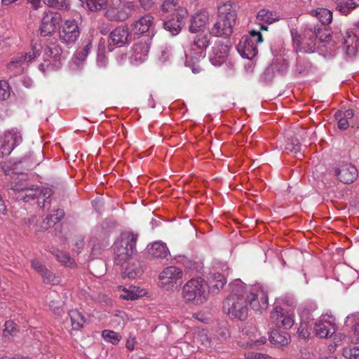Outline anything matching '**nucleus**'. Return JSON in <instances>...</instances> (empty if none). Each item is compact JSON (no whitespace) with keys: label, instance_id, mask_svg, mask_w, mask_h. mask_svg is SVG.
<instances>
[{"label":"nucleus","instance_id":"obj_1","mask_svg":"<svg viewBox=\"0 0 359 359\" xmlns=\"http://www.w3.org/2000/svg\"><path fill=\"white\" fill-rule=\"evenodd\" d=\"M229 287L231 294L223 302V309L231 318L244 320L249 311L247 286L241 280H235Z\"/></svg>","mask_w":359,"mask_h":359},{"label":"nucleus","instance_id":"obj_2","mask_svg":"<svg viewBox=\"0 0 359 359\" xmlns=\"http://www.w3.org/2000/svg\"><path fill=\"white\" fill-rule=\"evenodd\" d=\"M237 5L227 1L218 7L217 20L210 33L214 36L228 38L233 33V27L237 18Z\"/></svg>","mask_w":359,"mask_h":359},{"label":"nucleus","instance_id":"obj_3","mask_svg":"<svg viewBox=\"0 0 359 359\" xmlns=\"http://www.w3.org/2000/svg\"><path fill=\"white\" fill-rule=\"evenodd\" d=\"M322 30L316 27H306L299 34L296 29L291 30L294 48L297 52L311 53L315 50L317 39L323 41Z\"/></svg>","mask_w":359,"mask_h":359},{"label":"nucleus","instance_id":"obj_4","mask_svg":"<svg viewBox=\"0 0 359 359\" xmlns=\"http://www.w3.org/2000/svg\"><path fill=\"white\" fill-rule=\"evenodd\" d=\"M182 297L186 302L196 305L206 302L209 297L207 282L201 278L189 280L182 287Z\"/></svg>","mask_w":359,"mask_h":359},{"label":"nucleus","instance_id":"obj_5","mask_svg":"<svg viewBox=\"0 0 359 359\" xmlns=\"http://www.w3.org/2000/svg\"><path fill=\"white\" fill-rule=\"evenodd\" d=\"M137 239L138 234L132 231H126L121 234L120 241L114 244V259L116 264L123 266L132 258L136 250Z\"/></svg>","mask_w":359,"mask_h":359},{"label":"nucleus","instance_id":"obj_6","mask_svg":"<svg viewBox=\"0 0 359 359\" xmlns=\"http://www.w3.org/2000/svg\"><path fill=\"white\" fill-rule=\"evenodd\" d=\"M210 36L208 34H197L194 40L190 53H185V65L191 68L193 73H199L201 70L198 65L200 58L204 57V50L209 46Z\"/></svg>","mask_w":359,"mask_h":359},{"label":"nucleus","instance_id":"obj_7","mask_svg":"<svg viewBox=\"0 0 359 359\" xmlns=\"http://www.w3.org/2000/svg\"><path fill=\"white\" fill-rule=\"evenodd\" d=\"M135 7L133 1L112 0L105 12V16L111 21H124L131 16Z\"/></svg>","mask_w":359,"mask_h":359},{"label":"nucleus","instance_id":"obj_8","mask_svg":"<svg viewBox=\"0 0 359 359\" xmlns=\"http://www.w3.org/2000/svg\"><path fill=\"white\" fill-rule=\"evenodd\" d=\"M62 48L55 43L48 46L43 55V62L39 65V69L43 72L55 71L60 68L61 60L65 58Z\"/></svg>","mask_w":359,"mask_h":359},{"label":"nucleus","instance_id":"obj_9","mask_svg":"<svg viewBox=\"0 0 359 359\" xmlns=\"http://www.w3.org/2000/svg\"><path fill=\"white\" fill-rule=\"evenodd\" d=\"M15 181L11 182L10 189L16 192V198L25 202L35 199L36 189H39V187L36 185L28 186L25 176L22 174L15 175Z\"/></svg>","mask_w":359,"mask_h":359},{"label":"nucleus","instance_id":"obj_10","mask_svg":"<svg viewBox=\"0 0 359 359\" xmlns=\"http://www.w3.org/2000/svg\"><path fill=\"white\" fill-rule=\"evenodd\" d=\"M79 36L80 29L76 20L68 19L62 23L59 29V37L62 42L67 46H72Z\"/></svg>","mask_w":359,"mask_h":359},{"label":"nucleus","instance_id":"obj_11","mask_svg":"<svg viewBox=\"0 0 359 359\" xmlns=\"http://www.w3.org/2000/svg\"><path fill=\"white\" fill-rule=\"evenodd\" d=\"M247 299L251 309L256 312L262 313L269 306L268 294L260 288H247Z\"/></svg>","mask_w":359,"mask_h":359},{"label":"nucleus","instance_id":"obj_12","mask_svg":"<svg viewBox=\"0 0 359 359\" xmlns=\"http://www.w3.org/2000/svg\"><path fill=\"white\" fill-rule=\"evenodd\" d=\"M151 39V37L144 36L140 40L134 43L131 54V60L134 65H138L147 59Z\"/></svg>","mask_w":359,"mask_h":359},{"label":"nucleus","instance_id":"obj_13","mask_svg":"<svg viewBox=\"0 0 359 359\" xmlns=\"http://www.w3.org/2000/svg\"><path fill=\"white\" fill-rule=\"evenodd\" d=\"M272 322L279 327L290 329L294 325V313L292 311H285L280 306H276L271 313Z\"/></svg>","mask_w":359,"mask_h":359},{"label":"nucleus","instance_id":"obj_14","mask_svg":"<svg viewBox=\"0 0 359 359\" xmlns=\"http://www.w3.org/2000/svg\"><path fill=\"white\" fill-rule=\"evenodd\" d=\"M61 20L62 17L59 13L53 11L45 12L39 29L40 34L43 36L51 34L61 22Z\"/></svg>","mask_w":359,"mask_h":359},{"label":"nucleus","instance_id":"obj_15","mask_svg":"<svg viewBox=\"0 0 359 359\" xmlns=\"http://www.w3.org/2000/svg\"><path fill=\"white\" fill-rule=\"evenodd\" d=\"M39 55V50L34 46L31 51L25 53H18L13 57L8 65V68L11 70H15L19 73L22 72L24 65L32 62Z\"/></svg>","mask_w":359,"mask_h":359},{"label":"nucleus","instance_id":"obj_16","mask_svg":"<svg viewBox=\"0 0 359 359\" xmlns=\"http://www.w3.org/2000/svg\"><path fill=\"white\" fill-rule=\"evenodd\" d=\"M22 136L15 130L8 131L0 140V150L4 156L9 155L14 147L20 144Z\"/></svg>","mask_w":359,"mask_h":359},{"label":"nucleus","instance_id":"obj_17","mask_svg":"<svg viewBox=\"0 0 359 359\" xmlns=\"http://www.w3.org/2000/svg\"><path fill=\"white\" fill-rule=\"evenodd\" d=\"M131 29L132 32L137 35L148 32L149 37H150V34L154 36V17L150 14L144 15L131 25Z\"/></svg>","mask_w":359,"mask_h":359},{"label":"nucleus","instance_id":"obj_18","mask_svg":"<svg viewBox=\"0 0 359 359\" xmlns=\"http://www.w3.org/2000/svg\"><path fill=\"white\" fill-rule=\"evenodd\" d=\"M342 44L346 49V54L355 56L359 48V32L353 29H348L342 37Z\"/></svg>","mask_w":359,"mask_h":359},{"label":"nucleus","instance_id":"obj_19","mask_svg":"<svg viewBox=\"0 0 359 359\" xmlns=\"http://www.w3.org/2000/svg\"><path fill=\"white\" fill-rule=\"evenodd\" d=\"M335 173L339 180L344 184L353 183L358 175L356 168L348 163H341Z\"/></svg>","mask_w":359,"mask_h":359},{"label":"nucleus","instance_id":"obj_20","mask_svg":"<svg viewBox=\"0 0 359 359\" xmlns=\"http://www.w3.org/2000/svg\"><path fill=\"white\" fill-rule=\"evenodd\" d=\"M130 34L126 25H121L112 30L109 36V46H123L129 41Z\"/></svg>","mask_w":359,"mask_h":359},{"label":"nucleus","instance_id":"obj_21","mask_svg":"<svg viewBox=\"0 0 359 359\" xmlns=\"http://www.w3.org/2000/svg\"><path fill=\"white\" fill-rule=\"evenodd\" d=\"M229 50L228 45L221 41L216 42L212 47V52L210 56L211 63L215 66H220L226 61Z\"/></svg>","mask_w":359,"mask_h":359},{"label":"nucleus","instance_id":"obj_22","mask_svg":"<svg viewBox=\"0 0 359 359\" xmlns=\"http://www.w3.org/2000/svg\"><path fill=\"white\" fill-rule=\"evenodd\" d=\"M237 50L243 57L249 60L252 59L258 52L257 44L250 37H242L237 46Z\"/></svg>","mask_w":359,"mask_h":359},{"label":"nucleus","instance_id":"obj_23","mask_svg":"<svg viewBox=\"0 0 359 359\" xmlns=\"http://www.w3.org/2000/svg\"><path fill=\"white\" fill-rule=\"evenodd\" d=\"M182 278V270L174 266H170L165 268L159 275V279L161 284L164 285L175 283Z\"/></svg>","mask_w":359,"mask_h":359},{"label":"nucleus","instance_id":"obj_24","mask_svg":"<svg viewBox=\"0 0 359 359\" xmlns=\"http://www.w3.org/2000/svg\"><path fill=\"white\" fill-rule=\"evenodd\" d=\"M314 332L319 338H328L336 331L335 324L330 320H318L314 325Z\"/></svg>","mask_w":359,"mask_h":359},{"label":"nucleus","instance_id":"obj_25","mask_svg":"<svg viewBox=\"0 0 359 359\" xmlns=\"http://www.w3.org/2000/svg\"><path fill=\"white\" fill-rule=\"evenodd\" d=\"M65 216V212L62 209H57L53 215H48L41 222L37 221L36 230L39 231L46 230L59 222Z\"/></svg>","mask_w":359,"mask_h":359},{"label":"nucleus","instance_id":"obj_26","mask_svg":"<svg viewBox=\"0 0 359 359\" xmlns=\"http://www.w3.org/2000/svg\"><path fill=\"white\" fill-rule=\"evenodd\" d=\"M186 17V11H183L182 14H176L175 17L163 22L165 29L170 32L172 35H176L179 33L182 26L184 25Z\"/></svg>","mask_w":359,"mask_h":359},{"label":"nucleus","instance_id":"obj_27","mask_svg":"<svg viewBox=\"0 0 359 359\" xmlns=\"http://www.w3.org/2000/svg\"><path fill=\"white\" fill-rule=\"evenodd\" d=\"M209 20V14L205 10L196 13L190 20L189 29L191 32H196L205 27Z\"/></svg>","mask_w":359,"mask_h":359},{"label":"nucleus","instance_id":"obj_28","mask_svg":"<svg viewBox=\"0 0 359 359\" xmlns=\"http://www.w3.org/2000/svg\"><path fill=\"white\" fill-rule=\"evenodd\" d=\"M53 191L48 187H39L36 189V196L35 198L37 199V203L43 210L48 209L50 207L51 196Z\"/></svg>","mask_w":359,"mask_h":359},{"label":"nucleus","instance_id":"obj_29","mask_svg":"<svg viewBox=\"0 0 359 359\" xmlns=\"http://www.w3.org/2000/svg\"><path fill=\"white\" fill-rule=\"evenodd\" d=\"M148 254L154 258H165L168 253V249L166 244L161 241H156L148 247Z\"/></svg>","mask_w":359,"mask_h":359},{"label":"nucleus","instance_id":"obj_30","mask_svg":"<svg viewBox=\"0 0 359 359\" xmlns=\"http://www.w3.org/2000/svg\"><path fill=\"white\" fill-rule=\"evenodd\" d=\"M287 64L277 60L276 62L271 64L265 69L263 74V78L266 81H271L275 72L283 73L287 70Z\"/></svg>","mask_w":359,"mask_h":359},{"label":"nucleus","instance_id":"obj_31","mask_svg":"<svg viewBox=\"0 0 359 359\" xmlns=\"http://www.w3.org/2000/svg\"><path fill=\"white\" fill-rule=\"evenodd\" d=\"M269 341L276 346H283L290 343V336L285 331L274 330L270 333Z\"/></svg>","mask_w":359,"mask_h":359},{"label":"nucleus","instance_id":"obj_32","mask_svg":"<svg viewBox=\"0 0 359 359\" xmlns=\"http://www.w3.org/2000/svg\"><path fill=\"white\" fill-rule=\"evenodd\" d=\"M336 5V8L343 15H347L358 4L354 0H329Z\"/></svg>","mask_w":359,"mask_h":359},{"label":"nucleus","instance_id":"obj_33","mask_svg":"<svg viewBox=\"0 0 359 359\" xmlns=\"http://www.w3.org/2000/svg\"><path fill=\"white\" fill-rule=\"evenodd\" d=\"M257 19L261 22L271 24L276 21H278L280 20V16L276 12L263 8L258 12Z\"/></svg>","mask_w":359,"mask_h":359},{"label":"nucleus","instance_id":"obj_34","mask_svg":"<svg viewBox=\"0 0 359 359\" xmlns=\"http://www.w3.org/2000/svg\"><path fill=\"white\" fill-rule=\"evenodd\" d=\"M92 48V43L88 40L84 42L83 47L79 48L74 54V60L76 65L84 61Z\"/></svg>","mask_w":359,"mask_h":359},{"label":"nucleus","instance_id":"obj_35","mask_svg":"<svg viewBox=\"0 0 359 359\" xmlns=\"http://www.w3.org/2000/svg\"><path fill=\"white\" fill-rule=\"evenodd\" d=\"M125 294L121 295V298L126 300H135L142 297L145 292L142 289L131 285L128 289L124 288Z\"/></svg>","mask_w":359,"mask_h":359},{"label":"nucleus","instance_id":"obj_36","mask_svg":"<svg viewBox=\"0 0 359 359\" xmlns=\"http://www.w3.org/2000/svg\"><path fill=\"white\" fill-rule=\"evenodd\" d=\"M312 13L321 22L323 25H327L332 21V13L328 9L323 8H318L313 11Z\"/></svg>","mask_w":359,"mask_h":359},{"label":"nucleus","instance_id":"obj_37","mask_svg":"<svg viewBox=\"0 0 359 359\" xmlns=\"http://www.w3.org/2000/svg\"><path fill=\"white\" fill-rule=\"evenodd\" d=\"M72 325L74 330H79L85 322L84 317L77 310H71L69 313Z\"/></svg>","mask_w":359,"mask_h":359},{"label":"nucleus","instance_id":"obj_38","mask_svg":"<svg viewBox=\"0 0 359 359\" xmlns=\"http://www.w3.org/2000/svg\"><path fill=\"white\" fill-rule=\"evenodd\" d=\"M226 283V280L224 275L219 273L212 275L211 287L213 292H218L220 289L223 288Z\"/></svg>","mask_w":359,"mask_h":359},{"label":"nucleus","instance_id":"obj_39","mask_svg":"<svg viewBox=\"0 0 359 359\" xmlns=\"http://www.w3.org/2000/svg\"><path fill=\"white\" fill-rule=\"evenodd\" d=\"M43 3L50 8L58 10H69L70 7L69 0H43Z\"/></svg>","mask_w":359,"mask_h":359},{"label":"nucleus","instance_id":"obj_40","mask_svg":"<svg viewBox=\"0 0 359 359\" xmlns=\"http://www.w3.org/2000/svg\"><path fill=\"white\" fill-rule=\"evenodd\" d=\"M311 68V64L305 58L299 57L297 60L295 71L300 74H306Z\"/></svg>","mask_w":359,"mask_h":359},{"label":"nucleus","instance_id":"obj_41","mask_svg":"<svg viewBox=\"0 0 359 359\" xmlns=\"http://www.w3.org/2000/svg\"><path fill=\"white\" fill-rule=\"evenodd\" d=\"M4 330L3 331L4 336L10 339L14 337L18 332L17 325L12 320H7L4 325Z\"/></svg>","mask_w":359,"mask_h":359},{"label":"nucleus","instance_id":"obj_42","mask_svg":"<svg viewBox=\"0 0 359 359\" xmlns=\"http://www.w3.org/2000/svg\"><path fill=\"white\" fill-rule=\"evenodd\" d=\"M108 0H86L87 7L91 11H97L107 7Z\"/></svg>","mask_w":359,"mask_h":359},{"label":"nucleus","instance_id":"obj_43","mask_svg":"<svg viewBox=\"0 0 359 359\" xmlns=\"http://www.w3.org/2000/svg\"><path fill=\"white\" fill-rule=\"evenodd\" d=\"M102 337L108 342L116 344L121 339V335L114 331L104 330L102 333Z\"/></svg>","mask_w":359,"mask_h":359},{"label":"nucleus","instance_id":"obj_44","mask_svg":"<svg viewBox=\"0 0 359 359\" xmlns=\"http://www.w3.org/2000/svg\"><path fill=\"white\" fill-rule=\"evenodd\" d=\"M55 257L60 262L62 263L65 266H72L74 264L73 259L65 252L57 250L55 252Z\"/></svg>","mask_w":359,"mask_h":359},{"label":"nucleus","instance_id":"obj_45","mask_svg":"<svg viewBox=\"0 0 359 359\" xmlns=\"http://www.w3.org/2000/svg\"><path fill=\"white\" fill-rule=\"evenodd\" d=\"M43 283L46 284L57 285L60 283V278L55 276L53 272L46 269L44 274L41 276Z\"/></svg>","mask_w":359,"mask_h":359},{"label":"nucleus","instance_id":"obj_46","mask_svg":"<svg viewBox=\"0 0 359 359\" xmlns=\"http://www.w3.org/2000/svg\"><path fill=\"white\" fill-rule=\"evenodd\" d=\"M178 0H165L161 5V11L163 13L172 12L176 10Z\"/></svg>","mask_w":359,"mask_h":359},{"label":"nucleus","instance_id":"obj_47","mask_svg":"<svg viewBox=\"0 0 359 359\" xmlns=\"http://www.w3.org/2000/svg\"><path fill=\"white\" fill-rule=\"evenodd\" d=\"M172 56V48L170 46H162L161 48V55L159 59L161 62H165L168 61Z\"/></svg>","mask_w":359,"mask_h":359},{"label":"nucleus","instance_id":"obj_48","mask_svg":"<svg viewBox=\"0 0 359 359\" xmlns=\"http://www.w3.org/2000/svg\"><path fill=\"white\" fill-rule=\"evenodd\" d=\"M10 96L9 86L7 82L0 81V100H4Z\"/></svg>","mask_w":359,"mask_h":359},{"label":"nucleus","instance_id":"obj_49","mask_svg":"<svg viewBox=\"0 0 359 359\" xmlns=\"http://www.w3.org/2000/svg\"><path fill=\"white\" fill-rule=\"evenodd\" d=\"M344 355L349 359H358L359 358V348L353 347L344 348Z\"/></svg>","mask_w":359,"mask_h":359},{"label":"nucleus","instance_id":"obj_50","mask_svg":"<svg viewBox=\"0 0 359 359\" xmlns=\"http://www.w3.org/2000/svg\"><path fill=\"white\" fill-rule=\"evenodd\" d=\"M243 37H250L251 40L257 44L263 41L262 36L259 31L252 30L249 35L244 36Z\"/></svg>","mask_w":359,"mask_h":359},{"label":"nucleus","instance_id":"obj_51","mask_svg":"<svg viewBox=\"0 0 359 359\" xmlns=\"http://www.w3.org/2000/svg\"><path fill=\"white\" fill-rule=\"evenodd\" d=\"M49 306L50 309L57 314H60L62 312V303L58 301L53 300L50 302Z\"/></svg>","mask_w":359,"mask_h":359},{"label":"nucleus","instance_id":"obj_52","mask_svg":"<svg viewBox=\"0 0 359 359\" xmlns=\"http://www.w3.org/2000/svg\"><path fill=\"white\" fill-rule=\"evenodd\" d=\"M32 267L38 272L41 276L44 274L46 268L39 262L36 260H32L31 262Z\"/></svg>","mask_w":359,"mask_h":359},{"label":"nucleus","instance_id":"obj_53","mask_svg":"<svg viewBox=\"0 0 359 359\" xmlns=\"http://www.w3.org/2000/svg\"><path fill=\"white\" fill-rule=\"evenodd\" d=\"M267 339L265 337H260L259 339L251 340L250 342H248V345L251 347H258L261 345L264 344L266 342Z\"/></svg>","mask_w":359,"mask_h":359},{"label":"nucleus","instance_id":"obj_54","mask_svg":"<svg viewBox=\"0 0 359 359\" xmlns=\"http://www.w3.org/2000/svg\"><path fill=\"white\" fill-rule=\"evenodd\" d=\"M138 2L140 7L144 11L150 10L154 4V1L153 0H138Z\"/></svg>","mask_w":359,"mask_h":359},{"label":"nucleus","instance_id":"obj_55","mask_svg":"<svg viewBox=\"0 0 359 359\" xmlns=\"http://www.w3.org/2000/svg\"><path fill=\"white\" fill-rule=\"evenodd\" d=\"M74 248H73V250L75 251L76 253H79L80 252V250L83 248L84 245V241L83 238L81 237L78 238L74 243Z\"/></svg>","mask_w":359,"mask_h":359},{"label":"nucleus","instance_id":"obj_56","mask_svg":"<svg viewBox=\"0 0 359 359\" xmlns=\"http://www.w3.org/2000/svg\"><path fill=\"white\" fill-rule=\"evenodd\" d=\"M298 333L299 336L302 337L303 338H306L309 335V332L307 330L306 325L302 324L298 329Z\"/></svg>","mask_w":359,"mask_h":359},{"label":"nucleus","instance_id":"obj_57","mask_svg":"<svg viewBox=\"0 0 359 359\" xmlns=\"http://www.w3.org/2000/svg\"><path fill=\"white\" fill-rule=\"evenodd\" d=\"M245 358L246 359H259L261 358V355H262L261 353H255V352H248L245 353Z\"/></svg>","mask_w":359,"mask_h":359},{"label":"nucleus","instance_id":"obj_58","mask_svg":"<svg viewBox=\"0 0 359 359\" xmlns=\"http://www.w3.org/2000/svg\"><path fill=\"white\" fill-rule=\"evenodd\" d=\"M348 126H349V123L348 122V120H346V118H342L338 122V127L340 129L345 130L348 127Z\"/></svg>","mask_w":359,"mask_h":359},{"label":"nucleus","instance_id":"obj_59","mask_svg":"<svg viewBox=\"0 0 359 359\" xmlns=\"http://www.w3.org/2000/svg\"><path fill=\"white\" fill-rule=\"evenodd\" d=\"M42 0H27L34 9H38L40 7V3Z\"/></svg>","mask_w":359,"mask_h":359},{"label":"nucleus","instance_id":"obj_60","mask_svg":"<svg viewBox=\"0 0 359 359\" xmlns=\"http://www.w3.org/2000/svg\"><path fill=\"white\" fill-rule=\"evenodd\" d=\"M229 332L226 328L221 329L219 332V336L222 339H225L229 337Z\"/></svg>","mask_w":359,"mask_h":359},{"label":"nucleus","instance_id":"obj_61","mask_svg":"<svg viewBox=\"0 0 359 359\" xmlns=\"http://www.w3.org/2000/svg\"><path fill=\"white\" fill-rule=\"evenodd\" d=\"M126 348L130 351L135 349V341L134 339H128L126 342Z\"/></svg>","mask_w":359,"mask_h":359},{"label":"nucleus","instance_id":"obj_62","mask_svg":"<svg viewBox=\"0 0 359 359\" xmlns=\"http://www.w3.org/2000/svg\"><path fill=\"white\" fill-rule=\"evenodd\" d=\"M287 149H289L291 152H294V154H297L298 152L300 151V146L299 145L298 143H297L296 144L292 143V148H287Z\"/></svg>","mask_w":359,"mask_h":359},{"label":"nucleus","instance_id":"obj_63","mask_svg":"<svg viewBox=\"0 0 359 359\" xmlns=\"http://www.w3.org/2000/svg\"><path fill=\"white\" fill-rule=\"evenodd\" d=\"M354 116V111L353 109H348L345 111L344 114V118H346L348 120V118H353Z\"/></svg>","mask_w":359,"mask_h":359},{"label":"nucleus","instance_id":"obj_64","mask_svg":"<svg viewBox=\"0 0 359 359\" xmlns=\"http://www.w3.org/2000/svg\"><path fill=\"white\" fill-rule=\"evenodd\" d=\"M301 359H316V356L311 353H305L302 354Z\"/></svg>","mask_w":359,"mask_h":359}]
</instances>
